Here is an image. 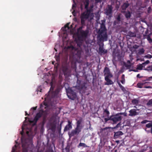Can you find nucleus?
I'll list each match as a JSON object with an SVG mask.
<instances>
[{"instance_id":"obj_14","label":"nucleus","mask_w":152,"mask_h":152,"mask_svg":"<svg viewBox=\"0 0 152 152\" xmlns=\"http://www.w3.org/2000/svg\"><path fill=\"white\" fill-rule=\"evenodd\" d=\"M128 35L130 37H134L136 36V34L135 33L131 32L128 33Z\"/></svg>"},{"instance_id":"obj_44","label":"nucleus","mask_w":152,"mask_h":152,"mask_svg":"<svg viewBox=\"0 0 152 152\" xmlns=\"http://www.w3.org/2000/svg\"><path fill=\"white\" fill-rule=\"evenodd\" d=\"M105 121H107V120H108V119H107V118H105Z\"/></svg>"},{"instance_id":"obj_10","label":"nucleus","mask_w":152,"mask_h":152,"mask_svg":"<svg viewBox=\"0 0 152 152\" xmlns=\"http://www.w3.org/2000/svg\"><path fill=\"white\" fill-rule=\"evenodd\" d=\"M145 84V83H139L137 85V87L139 88H142L143 87V86Z\"/></svg>"},{"instance_id":"obj_47","label":"nucleus","mask_w":152,"mask_h":152,"mask_svg":"<svg viewBox=\"0 0 152 152\" xmlns=\"http://www.w3.org/2000/svg\"><path fill=\"white\" fill-rule=\"evenodd\" d=\"M151 132L152 133V128L151 129Z\"/></svg>"},{"instance_id":"obj_9","label":"nucleus","mask_w":152,"mask_h":152,"mask_svg":"<svg viewBox=\"0 0 152 152\" xmlns=\"http://www.w3.org/2000/svg\"><path fill=\"white\" fill-rule=\"evenodd\" d=\"M112 8L111 6H109L108 9L107 10L106 13L107 15H109L112 13Z\"/></svg>"},{"instance_id":"obj_33","label":"nucleus","mask_w":152,"mask_h":152,"mask_svg":"<svg viewBox=\"0 0 152 152\" xmlns=\"http://www.w3.org/2000/svg\"><path fill=\"white\" fill-rule=\"evenodd\" d=\"M144 87L145 88H152V87L150 86H144Z\"/></svg>"},{"instance_id":"obj_5","label":"nucleus","mask_w":152,"mask_h":152,"mask_svg":"<svg viewBox=\"0 0 152 152\" xmlns=\"http://www.w3.org/2000/svg\"><path fill=\"white\" fill-rule=\"evenodd\" d=\"M82 128V126H77L75 129L72 131L71 134L73 135L75 134H78L79 133L81 132Z\"/></svg>"},{"instance_id":"obj_48","label":"nucleus","mask_w":152,"mask_h":152,"mask_svg":"<svg viewBox=\"0 0 152 152\" xmlns=\"http://www.w3.org/2000/svg\"><path fill=\"white\" fill-rule=\"evenodd\" d=\"M30 122H32L33 121H30Z\"/></svg>"},{"instance_id":"obj_41","label":"nucleus","mask_w":152,"mask_h":152,"mask_svg":"<svg viewBox=\"0 0 152 152\" xmlns=\"http://www.w3.org/2000/svg\"><path fill=\"white\" fill-rule=\"evenodd\" d=\"M123 113H119L118 114H119V115H123Z\"/></svg>"},{"instance_id":"obj_50","label":"nucleus","mask_w":152,"mask_h":152,"mask_svg":"<svg viewBox=\"0 0 152 152\" xmlns=\"http://www.w3.org/2000/svg\"><path fill=\"white\" fill-rule=\"evenodd\" d=\"M26 115H27V113L26 112Z\"/></svg>"},{"instance_id":"obj_24","label":"nucleus","mask_w":152,"mask_h":152,"mask_svg":"<svg viewBox=\"0 0 152 152\" xmlns=\"http://www.w3.org/2000/svg\"><path fill=\"white\" fill-rule=\"evenodd\" d=\"M147 39L149 41V42L150 43H152V39L149 36L148 37H147Z\"/></svg>"},{"instance_id":"obj_19","label":"nucleus","mask_w":152,"mask_h":152,"mask_svg":"<svg viewBox=\"0 0 152 152\" xmlns=\"http://www.w3.org/2000/svg\"><path fill=\"white\" fill-rule=\"evenodd\" d=\"M118 84L119 87L121 88V90L123 91H125L126 90H125V88H124V87L122 85H121V84L119 82H118Z\"/></svg>"},{"instance_id":"obj_16","label":"nucleus","mask_w":152,"mask_h":152,"mask_svg":"<svg viewBox=\"0 0 152 152\" xmlns=\"http://www.w3.org/2000/svg\"><path fill=\"white\" fill-rule=\"evenodd\" d=\"M82 146L83 147H87L88 146L85 143H80L78 146V147Z\"/></svg>"},{"instance_id":"obj_21","label":"nucleus","mask_w":152,"mask_h":152,"mask_svg":"<svg viewBox=\"0 0 152 152\" xmlns=\"http://www.w3.org/2000/svg\"><path fill=\"white\" fill-rule=\"evenodd\" d=\"M146 126L148 128H150L152 126V122H150L149 123L147 124Z\"/></svg>"},{"instance_id":"obj_4","label":"nucleus","mask_w":152,"mask_h":152,"mask_svg":"<svg viewBox=\"0 0 152 152\" xmlns=\"http://www.w3.org/2000/svg\"><path fill=\"white\" fill-rule=\"evenodd\" d=\"M104 75L105 77H112V75L110 73L109 69L106 67L104 70Z\"/></svg>"},{"instance_id":"obj_22","label":"nucleus","mask_w":152,"mask_h":152,"mask_svg":"<svg viewBox=\"0 0 152 152\" xmlns=\"http://www.w3.org/2000/svg\"><path fill=\"white\" fill-rule=\"evenodd\" d=\"M81 121L80 120H78L77 121V126H82L80 125V124L81 123Z\"/></svg>"},{"instance_id":"obj_17","label":"nucleus","mask_w":152,"mask_h":152,"mask_svg":"<svg viewBox=\"0 0 152 152\" xmlns=\"http://www.w3.org/2000/svg\"><path fill=\"white\" fill-rule=\"evenodd\" d=\"M138 100L137 99H134L132 101V102L133 104H137L138 103Z\"/></svg>"},{"instance_id":"obj_23","label":"nucleus","mask_w":152,"mask_h":152,"mask_svg":"<svg viewBox=\"0 0 152 152\" xmlns=\"http://www.w3.org/2000/svg\"><path fill=\"white\" fill-rule=\"evenodd\" d=\"M147 70L152 71V66H149L147 67L146 69Z\"/></svg>"},{"instance_id":"obj_3","label":"nucleus","mask_w":152,"mask_h":152,"mask_svg":"<svg viewBox=\"0 0 152 152\" xmlns=\"http://www.w3.org/2000/svg\"><path fill=\"white\" fill-rule=\"evenodd\" d=\"M122 117L119 115V114H116L115 115L113 116L111 118V120H112L114 122L116 123L117 121H120L122 119Z\"/></svg>"},{"instance_id":"obj_45","label":"nucleus","mask_w":152,"mask_h":152,"mask_svg":"<svg viewBox=\"0 0 152 152\" xmlns=\"http://www.w3.org/2000/svg\"><path fill=\"white\" fill-rule=\"evenodd\" d=\"M131 152H135V151H131Z\"/></svg>"},{"instance_id":"obj_25","label":"nucleus","mask_w":152,"mask_h":152,"mask_svg":"<svg viewBox=\"0 0 152 152\" xmlns=\"http://www.w3.org/2000/svg\"><path fill=\"white\" fill-rule=\"evenodd\" d=\"M144 57L148 58H151L152 57V56L149 54H148L145 56Z\"/></svg>"},{"instance_id":"obj_51","label":"nucleus","mask_w":152,"mask_h":152,"mask_svg":"<svg viewBox=\"0 0 152 152\" xmlns=\"http://www.w3.org/2000/svg\"><path fill=\"white\" fill-rule=\"evenodd\" d=\"M55 50L56 51H57V50H56L55 49Z\"/></svg>"},{"instance_id":"obj_39","label":"nucleus","mask_w":152,"mask_h":152,"mask_svg":"<svg viewBox=\"0 0 152 152\" xmlns=\"http://www.w3.org/2000/svg\"><path fill=\"white\" fill-rule=\"evenodd\" d=\"M24 126H25V125H23L22 126V130H23V129H24Z\"/></svg>"},{"instance_id":"obj_29","label":"nucleus","mask_w":152,"mask_h":152,"mask_svg":"<svg viewBox=\"0 0 152 152\" xmlns=\"http://www.w3.org/2000/svg\"><path fill=\"white\" fill-rule=\"evenodd\" d=\"M149 121L148 120H144L143 121H142V122H141V123L142 124H145V123H146L148 122Z\"/></svg>"},{"instance_id":"obj_7","label":"nucleus","mask_w":152,"mask_h":152,"mask_svg":"<svg viewBox=\"0 0 152 152\" xmlns=\"http://www.w3.org/2000/svg\"><path fill=\"white\" fill-rule=\"evenodd\" d=\"M72 128V126L71 125V123L69 121H68V124L66 126L64 131H67Z\"/></svg>"},{"instance_id":"obj_31","label":"nucleus","mask_w":152,"mask_h":152,"mask_svg":"<svg viewBox=\"0 0 152 152\" xmlns=\"http://www.w3.org/2000/svg\"><path fill=\"white\" fill-rule=\"evenodd\" d=\"M121 82L123 84H124L125 82V79L123 78V79H122L121 80Z\"/></svg>"},{"instance_id":"obj_6","label":"nucleus","mask_w":152,"mask_h":152,"mask_svg":"<svg viewBox=\"0 0 152 152\" xmlns=\"http://www.w3.org/2000/svg\"><path fill=\"white\" fill-rule=\"evenodd\" d=\"M109 77H105V80L106 82L105 83V85H111L113 84V82L109 79Z\"/></svg>"},{"instance_id":"obj_49","label":"nucleus","mask_w":152,"mask_h":152,"mask_svg":"<svg viewBox=\"0 0 152 152\" xmlns=\"http://www.w3.org/2000/svg\"><path fill=\"white\" fill-rule=\"evenodd\" d=\"M133 71H134V72H136V71L135 70H133Z\"/></svg>"},{"instance_id":"obj_30","label":"nucleus","mask_w":152,"mask_h":152,"mask_svg":"<svg viewBox=\"0 0 152 152\" xmlns=\"http://www.w3.org/2000/svg\"><path fill=\"white\" fill-rule=\"evenodd\" d=\"M150 63V61L149 60H147L145 62L142 63V64H147Z\"/></svg>"},{"instance_id":"obj_12","label":"nucleus","mask_w":152,"mask_h":152,"mask_svg":"<svg viewBox=\"0 0 152 152\" xmlns=\"http://www.w3.org/2000/svg\"><path fill=\"white\" fill-rule=\"evenodd\" d=\"M41 114L40 113H37V115L35 117L34 121L36 122L38 120V118L41 117Z\"/></svg>"},{"instance_id":"obj_40","label":"nucleus","mask_w":152,"mask_h":152,"mask_svg":"<svg viewBox=\"0 0 152 152\" xmlns=\"http://www.w3.org/2000/svg\"><path fill=\"white\" fill-rule=\"evenodd\" d=\"M124 116H126V113H124L123 114Z\"/></svg>"},{"instance_id":"obj_11","label":"nucleus","mask_w":152,"mask_h":152,"mask_svg":"<svg viewBox=\"0 0 152 152\" xmlns=\"http://www.w3.org/2000/svg\"><path fill=\"white\" fill-rule=\"evenodd\" d=\"M128 6V4L126 3L124 4L122 7V8L123 11H122V12H124V11L126 9Z\"/></svg>"},{"instance_id":"obj_2","label":"nucleus","mask_w":152,"mask_h":152,"mask_svg":"<svg viewBox=\"0 0 152 152\" xmlns=\"http://www.w3.org/2000/svg\"><path fill=\"white\" fill-rule=\"evenodd\" d=\"M67 95L68 97L72 99H73L76 96V94L70 88H69L67 90Z\"/></svg>"},{"instance_id":"obj_26","label":"nucleus","mask_w":152,"mask_h":152,"mask_svg":"<svg viewBox=\"0 0 152 152\" xmlns=\"http://www.w3.org/2000/svg\"><path fill=\"white\" fill-rule=\"evenodd\" d=\"M147 105L151 106H152V100H151L149 101L147 103Z\"/></svg>"},{"instance_id":"obj_13","label":"nucleus","mask_w":152,"mask_h":152,"mask_svg":"<svg viewBox=\"0 0 152 152\" xmlns=\"http://www.w3.org/2000/svg\"><path fill=\"white\" fill-rule=\"evenodd\" d=\"M125 16L127 18H130L131 16L130 12L129 11L126 12L125 14Z\"/></svg>"},{"instance_id":"obj_8","label":"nucleus","mask_w":152,"mask_h":152,"mask_svg":"<svg viewBox=\"0 0 152 152\" xmlns=\"http://www.w3.org/2000/svg\"><path fill=\"white\" fill-rule=\"evenodd\" d=\"M129 115L132 116L133 115H135L137 114V113L136 112V110L135 109H132L130 110L129 111Z\"/></svg>"},{"instance_id":"obj_35","label":"nucleus","mask_w":152,"mask_h":152,"mask_svg":"<svg viewBox=\"0 0 152 152\" xmlns=\"http://www.w3.org/2000/svg\"><path fill=\"white\" fill-rule=\"evenodd\" d=\"M69 23H67L65 26V28H67L68 29L69 28L68 26L69 25Z\"/></svg>"},{"instance_id":"obj_52","label":"nucleus","mask_w":152,"mask_h":152,"mask_svg":"<svg viewBox=\"0 0 152 152\" xmlns=\"http://www.w3.org/2000/svg\"><path fill=\"white\" fill-rule=\"evenodd\" d=\"M73 7H74V6H73V7H72V8H73Z\"/></svg>"},{"instance_id":"obj_18","label":"nucleus","mask_w":152,"mask_h":152,"mask_svg":"<svg viewBox=\"0 0 152 152\" xmlns=\"http://www.w3.org/2000/svg\"><path fill=\"white\" fill-rule=\"evenodd\" d=\"M143 64H140L137 65V69L139 70H142L143 68Z\"/></svg>"},{"instance_id":"obj_20","label":"nucleus","mask_w":152,"mask_h":152,"mask_svg":"<svg viewBox=\"0 0 152 152\" xmlns=\"http://www.w3.org/2000/svg\"><path fill=\"white\" fill-rule=\"evenodd\" d=\"M144 52V50L143 48L140 49L139 50L138 53L139 54H141L143 53Z\"/></svg>"},{"instance_id":"obj_28","label":"nucleus","mask_w":152,"mask_h":152,"mask_svg":"<svg viewBox=\"0 0 152 152\" xmlns=\"http://www.w3.org/2000/svg\"><path fill=\"white\" fill-rule=\"evenodd\" d=\"M146 81H152V76L149 77L146 80Z\"/></svg>"},{"instance_id":"obj_46","label":"nucleus","mask_w":152,"mask_h":152,"mask_svg":"<svg viewBox=\"0 0 152 152\" xmlns=\"http://www.w3.org/2000/svg\"><path fill=\"white\" fill-rule=\"evenodd\" d=\"M26 133H27V134H28V132L27 131V132H26Z\"/></svg>"},{"instance_id":"obj_42","label":"nucleus","mask_w":152,"mask_h":152,"mask_svg":"<svg viewBox=\"0 0 152 152\" xmlns=\"http://www.w3.org/2000/svg\"><path fill=\"white\" fill-rule=\"evenodd\" d=\"M33 108L34 109V110H35L36 109V107H34Z\"/></svg>"},{"instance_id":"obj_1","label":"nucleus","mask_w":152,"mask_h":152,"mask_svg":"<svg viewBox=\"0 0 152 152\" xmlns=\"http://www.w3.org/2000/svg\"><path fill=\"white\" fill-rule=\"evenodd\" d=\"M97 2L100 1L101 0H95ZM85 8L87 10V11L83 13L81 15L80 18L81 23L82 24H84L86 20H91L93 18L94 15L92 13H91V10L93 7V5H92L90 6L91 9H88V6L89 4V0H85L84 2Z\"/></svg>"},{"instance_id":"obj_38","label":"nucleus","mask_w":152,"mask_h":152,"mask_svg":"<svg viewBox=\"0 0 152 152\" xmlns=\"http://www.w3.org/2000/svg\"><path fill=\"white\" fill-rule=\"evenodd\" d=\"M125 79L124 78V75H123L122 76V79Z\"/></svg>"},{"instance_id":"obj_32","label":"nucleus","mask_w":152,"mask_h":152,"mask_svg":"<svg viewBox=\"0 0 152 152\" xmlns=\"http://www.w3.org/2000/svg\"><path fill=\"white\" fill-rule=\"evenodd\" d=\"M87 34V32H84L83 34V35L84 36H86Z\"/></svg>"},{"instance_id":"obj_15","label":"nucleus","mask_w":152,"mask_h":152,"mask_svg":"<svg viewBox=\"0 0 152 152\" xmlns=\"http://www.w3.org/2000/svg\"><path fill=\"white\" fill-rule=\"evenodd\" d=\"M123 133L121 131H119L116 132L115 134V135L116 136H118L119 135H122Z\"/></svg>"},{"instance_id":"obj_36","label":"nucleus","mask_w":152,"mask_h":152,"mask_svg":"<svg viewBox=\"0 0 152 152\" xmlns=\"http://www.w3.org/2000/svg\"><path fill=\"white\" fill-rule=\"evenodd\" d=\"M151 10V8L150 7H149V8H148V12H150V11Z\"/></svg>"},{"instance_id":"obj_27","label":"nucleus","mask_w":152,"mask_h":152,"mask_svg":"<svg viewBox=\"0 0 152 152\" xmlns=\"http://www.w3.org/2000/svg\"><path fill=\"white\" fill-rule=\"evenodd\" d=\"M17 145H15V147H13L12 148V152H14L15 150V148H16V147H17Z\"/></svg>"},{"instance_id":"obj_34","label":"nucleus","mask_w":152,"mask_h":152,"mask_svg":"<svg viewBox=\"0 0 152 152\" xmlns=\"http://www.w3.org/2000/svg\"><path fill=\"white\" fill-rule=\"evenodd\" d=\"M104 112L106 113L107 114V115H108L109 114V112L107 110H104Z\"/></svg>"},{"instance_id":"obj_37","label":"nucleus","mask_w":152,"mask_h":152,"mask_svg":"<svg viewBox=\"0 0 152 152\" xmlns=\"http://www.w3.org/2000/svg\"><path fill=\"white\" fill-rule=\"evenodd\" d=\"M143 83H145V84H146V83H150V82H145V81H144V80L143 81Z\"/></svg>"},{"instance_id":"obj_43","label":"nucleus","mask_w":152,"mask_h":152,"mask_svg":"<svg viewBox=\"0 0 152 152\" xmlns=\"http://www.w3.org/2000/svg\"><path fill=\"white\" fill-rule=\"evenodd\" d=\"M139 74H138L137 75V77H138L139 76Z\"/></svg>"}]
</instances>
